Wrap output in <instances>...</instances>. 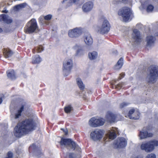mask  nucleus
Returning <instances> with one entry per match:
<instances>
[{
  "mask_svg": "<svg viewBox=\"0 0 158 158\" xmlns=\"http://www.w3.org/2000/svg\"><path fill=\"white\" fill-rule=\"evenodd\" d=\"M25 105V103L24 102L19 109L15 110L11 112L10 116L12 120H15L17 121H18L19 118L21 116V113L23 111Z\"/></svg>",
  "mask_w": 158,
  "mask_h": 158,
  "instance_id": "nucleus-9",
  "label": "nucleus"
},
{
  "mask_svg": "<svg viewBox=\"0 0 158 158\" xmlns=\"http://www.w3.org/2000/svg\"><path fill=\"white\" fill-rule=\"evenodd\" d=\"M35 127V123L32 119H26L15 127L14 129V135L16 137L20 138L33 130Z\"/></svg>",
  "mask_w": 158,
  "mask_h": 158,
  "instance_id": "nucleus-1",
  "label": "nucleus"
},
{
  "mask_svg": "<svg viewBox=\"0 0 158 158\" xmlns=\"http://www.w3.org/2000/svg\"><path fill=\"white\" fill-rule=\"evenodd\" d=\"M60 143L61 146L69 147L73 150H76L79 151L80 150V148L79 146L70 139L62 138L60 142Z\"/></svg>",
  "mask_w": 158,
  "mask_h": 158,
  "instance_id": "nucleus-4",
  "label": "nucleus"
},
{
  "mask_svg": "<svg viewBox=\"0 0 158 158\" xmlns=\"http://www.w3.org/2000/svg\"><path fill=\"white\" fill-rule=\"evenodd\" d=\"M123 64V59L121 58L118 61L117 63L114 67V69L116 70H118L120 69L122 67Z\"/></svg>",
  "mask_w": 158,
  "mask_h": 158,
  "instance_id": "nucleus-24",
  "label": "nucleus"
},
{
  "mask_svg": "<svg viewBox=\"0 0 158 158\" xmlns=\"http://www.w3.org/2000/svg\"><path fill=\"white\" fill-rule=\"evenodd\" d=\"M148 71L149 73L148 74L146 80L148 83H154L158 77V67L152 65L148 68Z\"/></svg>",
  "mask_w": 158,
  "mask_h": 158,
  "instance_id": "nucleus-2",
  "label": "nucleus"
},
{
  "mask_svg": "<svg viewBox=\"0 0 158 158\" xmlns=\"http://www.w3.org/2000/svg\"><path fill=\"white\" fill-rule=\"evenodd\" d=\"M122 84H118V87H120V88L122 87Z\"/></svg>",
  "mask_w": 158,
  "mask_h": 158,
  "instance_id": "nucleus-45",
  "label": "nucleus"
},
{
  "mask_svg": "<svg viewBox=\"0 0 158 158\" xmlns=\"http://www.w3.org/2000/svg\"><path fill=\"white\" fill-rule=\"evenodd\" d=\"M25 6V4L24 3L18 5L14 7V10L15 11H17L21 8L24 7Z\"/></svg>",
  "mask_w": 158,
  "mask_h": 158,
  "instance_id": "nucleus-30",
  "label": "nucleus"
},
{
  "mask_svg": "<svg viewBox=\"0 0 158 158\" xmlns=\"http://www.w3.org/2000/svg\"><path fill=\"white\" fill-rule=\"evenodd\" d=\"M36 50L38 52H40L43 50L44 49L42 46L40 45L38 47Z\"/></svg>",
  "mask_w": 158,
  "mask_h": 158,
  "instance_id": "nucleus-37",
  "label": "nucleus"
},
{
  "mask_svg": "<svg viewBox=\"0 0 158 158\" xmlns=\"http://www.w3.org/2000/svg\"><path fill=\"white\" fill-rule=\"evenodd\" d=\"M41 61V59L39 55H36L32 57V62L33 64L39 63Z\"/></svg>",
  "mask_w": 158,
  "mask_h": 158,
  "instance_id": "nucleus-27",
  "label": "nucleus"
},
{
  "mask_svg": "<svg viewBox=\"0 0 158 158\" xmlns=\"http://www.w3.org/2000/svg\"><path fill=\"white\" fill-rule=\"evenodd\" d=\"M94 4L92 2L89 1L84 3L82 6V10L85 12L90 11L93 9Z\"/></svg>",
  "mask_w": 158,
  "mask_h": 158,
  "instance_id": "nucleus-15",
  "label": "nucleus"
},
{
  "mask_svg": "<svg viewBox=\"0 0 158 158\" xmlns=\"http://www.w3.org/2000/svg\"><path fill=\"white\" fill-rule=\"evenodd\" d=\"M110 27V25L108 21L107 20H104L103 21L100 27H98L97 30L98 32L100 34H106L109 31Z\"/></svg>",
  "mask_w": 158,
  "mask_h": 158,
  "instance_id": "nucleus-7",
  "label": "nucleus"
},
{
  "mask_svg": "<svg viewBox=\"0 0 158 158\" xmlns=\"http://www.w3.org/2000/svg\"><path fill=\"white\" fill-rule=\"evenodd\" d=\"M52 16V15L49 14L44 16V18L45 20H49L51 19Z\"/></svg>",
  "mask_w": 158,
  "mask_h": 158,
  "instance_id": "nucleus-36",
  "label": "nucleus"
},
{
  "mask_svg": "<svg viewBox=\"0 0 158 158\" xmlns=\"http://www.w3.org/2000/svg\"><path fill=\"white\" fill-rule=\"evenodd\" d=\"M0 21L9 24L12 22V20L8 15L5 14H2L0 15Z\"/></svg>",
  "mask_w": 158,
  "mask_h": 158,
  "instance_id": "nucleus-20",
  "label": "nucleus"
},
{
  "mask_svg": "<svg viewBox=\"0 0 158 158\" xmlns=\"http://www.w3.org/2000/svg\"><path fill=\"white\" fill-rule=\"evenodd\" d=\"M40 146L38 144H33L31 146L29 147L30 150L32 149L34 150L35 153H36L37 152H38L39 153H40Z\"/></svg>",
  "mask_w": 158,
  "mask_h": 158,
  "instance_id": "nucleus-26",
  "label": "nucleus"
},
{
  "mask_svg": "<svg viewBox=\"0 0 158 158\" xmlns=\"http://www.w3.org/2000/svg\"><path fill=\"white\" fill-rule=\"evenodd\" d=\"M118 15L121 16L124 21H128L132 15L131 9L127 7H123L118 11Z\"/></svg>",
  "mask_w": 158,
  "mask_h": 158,
  "instance_id": "nucleus-6",
  "label": "nucleus"
},
{
  "mask_svg": "<svg viewBox=\"0 0 158 158\" xmlns=\"http://www.w3.org/2000/svg\"><path fill=\"white\" fill-rule=\"evenodd\" d=\"M128 104V103H125V102H123L122 103H121L120 104V108H123L127 106Z\"/></svg>",
  "mask_w": 158,
  "mask_h": 158,
  "instance_id": "nucleus-38",
  "label": "nucleus"
},
{
  "mask_svg": "<svg viewBox=\"0 0 158 158\" xmlns=\"http://www.w3.org/2000/svg\"><path fill=\"white\" fill-rule=\"evenodd\" d=\"M127 142L126 139L123 138H118L114 141V147L115 148H122L127 145Z\"/></svg>",
  "mask_w": 158,
  "mask_h": 158,
  "instance_id": "nucleus-10",
  "label": "nucleus"
},
{
  "mask_svg": "<svg viewBox=\"0 0 158 158\" xmlns=\"http://www.w3.org/2000/svg\"><path fill=\"white\" fill-rule=\"evenodd\" d=\"M75 154L73 153H69V158H75Z\"/></svg>",
  "mask_w": 158,
  "mask_h": 158,
  "instance_id": "nucleus-39",
  "label": "nucleus"
},
{
  "mask_svg": "<svg viewBox=\"0 0 158 158\" xmlns=\"http://www.w3.org/2000/svg\"><path fill=\"white\" fill-rule=\"evenodd\" d=\"M2 97H0V104H1L2 102Z\"/></svg>",
  "mask_w": 158,
  "mask_h": 158,
  "instance_id": "nucleus-43",
  "label": "nucleus"
},
{
  "mask_svg": "<svg viewBox=\"0 0 158 158\" xmlns=\"http://www.w3.org/2000/svg\"><path fill=\"white\" fill-rule=\"evenodd\" d=\"M104 134L102 130L96 129L90 133L91 138L94 141L101 139Z\"/></svg>",
  "mask_w": 158,
  "mask_h": 158,
  "instance_id": "nucleus-11",
  "label": "nucleus"
},
{
  "mask_svg": "<svg viewBox=\"0 0 158 158\" xmlns=\"http://www.w3.org/2000/svg\"><path fill=\"white\" fill-rule=\"evenodd\" d=\"M2 13H7L8 12V11L6 10H3L2 11Z\"/></svg>",
  "mask_w": 158,
  "mask_h": 158,
  "instance_id": "nucleus-44",
  "label": "nucleus"
},
{
  "mask_svg": "<svg viewBox=\"0 0 158 158\" xmlns=\"http://www.w3.org/2000/svg\"><path fill=\"white\" fill-rule=\"evenodd\" d=\"M73 110V107L71 105H68L64 108V111L66 113H69Z\"/></svg>",
  "mask_w": 158,
  "mask_h": 158,
  "instance_id": "nucleus-31",
  "label": "nucleus"
},
{
  "mask_svg": "<svg viewBox=\"0 0 158 158\" xmlns=\"http://www.w3.org/2000/svg\"><path fill=\"white\" fill-rule=\"evenodd\" d=\"M32 1L34 2V3H35V4H37V1L38 0H31Z\"/></svg>",
  "mask_w": 158,
  "mask_h": 158,
  "instance_id": "nucleus-42",
  "label": "nucleus"
},
{
  "mask_svg": "<svg viewBox=\"0 0 158 158\" xmlns=\"http://www.w3.org/2000/svg\"><path fill=\"white\" fill-rule=\"evenodd\" d=\"M2 31V29L0 28V32Z\"/></svg>",
  "mask_w": 158,
  "mask_h": 158,
  "instance_id": "nucleus-47",
  "label": "nucleus"
},
{
  "mask_svg": "<svg viewBox=\"0 0 158 158\" xmlns=\"http://www.w3.org/2000/svg\"><path fill=\"white\" fill-rule=\"evenodd\" d=\"M84 54V50L82 48H79L76 52V55L77 56H81Z\"/></svg>",
  "mask_w": 158,
  "mask_h": 158,
  "instance_id": "nucleus-32",
  "label": "nucleus"
},
{
  "mask_svg": "<svg viewBox=\"0 0 158 158\" xmlns=\"http://www.w3.org/2000/svg\"><path fill=\"white\" fill-rule=\"evenodd\" d=\"M154 8V7L153 6L150 5L148 6L147 8V11L148 12H152Z\"/></svg>",
  "mask_w": 158,
  "mask_h": 158,
  "instance_id": "nucleus-34",
  "label": "nucleus"
},
{
  "mask_svg": "<svg viewBox=\"0 0 158 158\" xmlns=\"http://www.w3.org/2000/svg\"><path fill=\"white\" fill-rule=\"evenodd\" d=\"M76 81L77 84L80 89L81 90L84 89L85 87V85L83 84L81 79L78 78L77 79Z\"/></svg>",
  "mask_w": 158,
  "mask_h": 158,
  "instance_id": "nucleus-29",
  "label": "nucleus"
},
{
  "mask_svg": "<svg viewBox=\"0 0 158 158\" xmlns=\"http://www.w3.org/2000/svg\"><path fill=\"white\" fill-rule=\"evenodd\" d=\"M95 121H96V118L95 117L92 118L89 121V125L91 127H94V126L91 125L92 124H91L96 125Z\"/></svg>",
  "mask_w": 158,
  "mask_h": 158,
  "instance_id": "nucleus-33",
  "label": "nucleus"
},
{
  "mask_svg": "<svg viewBox=\"0 0 158 158\" xmlns=\"http://www.w3.org/2000/svg\"><path fill=\"white\" fill-rule=\"evenodd\" d=\"M116 117L115 114L110 112H108L106 116L108 121L111 123L115 121Z\"/></svg>",
  "mask_w": 158,
  "mask_h": 158,
  "instance_id": "nucleus-21",
  "label": "nucleus"
},
{
  "mask_svg": "<svg viewBox=\"0 0 158 158\" xmlns=\"http://www.w3.org/2000/svg\"><path fill=\"white\" fill-rule=\"evenodd\" d=\"M42 18H43V17H40L39 18V20H41V19H42Z\"/></svg>",
  "mask_w": 158,
  "mask_h": 158,
  "instance_id": "nucleus-46",
  "label": "nucleus"
},
{
  "mask_svg": "<svg viewBox=\"0 0 158 158\" xmlns=\"http://www.w3.org/2000/svg\"><path fill=\"white\" fill-rule=\"evenodd\" d=\"M139 113L137 111H135L133 109L129 111L127 116L130 119H139Z\"/></svg>",
  "mask_w": 158,
  "mask_h": 158,
  "instance_id": "nucleus-17",
  "label": "nucleus"
},
{
  "mask_svg": "<svg viewBox=\"0 0 158 158\" xmlns=\"http://www.w3.org/2000/svg\"><path fill=\"white\" fill-rule=\"evenodd\" d=\"M73 63L71 59H67L63 62V72L65 76H67L72 68Z\"/></svg>",
  "mask_w": 158,
  "mask_h": 158,
  "instance_id": "nucleus-8",
  "label": "nucleus"
},
{
  "mask_svg": "<svg viewBox=\"0 0 158 158\" xmlns=\"http://www.w3.org/2000/svg\"><path fill=\"white\" fill-rule=\"evenodd\" d=\"M84 40L85 44L87 45H91L93 43V39L90 35L86 33L84 36Z\"/></svg>",
  "mask_w": 158,
  "mask_h": 158,
  "instance_id": "nucleus-18",
  "label": "nucleus"
},
{
  "mask_svg": "<svg viewBox=\"0 0 158 158\" xmlns=\"http://www.w3.org/2000/svg\"><path fill=\"white\" fill-rule=\"evenodd\" d=\"M125 75V74L124 73H122L120 75V76L118 78V80H120L121 79L122 77H124Z\"/></svg>",
  "mask_w": 158,
  "mask_h": 158,
  "instance_id": "nucleus-40",
  "label": "nucleus"
},
{
  "mask_svg": "<svg viewBox=\"0 0 158 158\" xmlns=\"http://www.w3.org/2000/svg\"><path fill=\"white\" fill-rule=\"evenodd\" d=\"M158 146V141L156 140L142 143L140 145V149L146 152H150L154 149L155 147Z\"/></svg>",
  "mask_w": 158,
  "mask_h": 158,
  "instance_id": "nucleus-3",
  "label": "nucleus"
},
{
  "mask_svg": "<svg viewBox=\"0 0 158 158\" xmlns=\"http://www.w3.org/2000/svg\"><path fill=\"white\" fill-rule=\"evenodd\" d=\"M156 40L155 38L152 35H148L146 37V41L147 42V46L151 47L153 45Z\"/></svg>",
  "mask_w": 158,
  "mask_h": 158,
  "instance_id": "nucleus-19",
  "label": "nucleus"
},
{
  "mask_svg": "<svg viewBox=\"0 0 158 158\" xmlns=\"http://www.w3.org/2000/svg\"><path fill=\"white\" fill-rule=\"evenodd\" d=\"M6 73L7 76L9 79L11 80H14L16 79L15 73L13 70H8Z\"/></svg>",
  "mask_w": 158,
  "mask_h": 158,
  "instance_id": "nucleus-23",
  "label": "nucleus"
},
{
  "mask_svg": "<svg viewBox=\"0 0 158 158\" xmlns=\"http://www.w3.org/2000/svg\"><path fill=\"white\" fill-rule=\"evenodd\" d=\"M96 125L91 124L94 127L102 125L104 123V120L103 119H96Z\"/></svg>",
  "mask_w": 158,
  "mask_h": 158,
  "instance_id": "nucleus-28",
  "label": "nucleus"
},
{
  "mask_svg": "<svg viewBox=\"0 0 158 158\" xmlns=\"http://www.w3.org/2000/svg\"><path fill=\"white\" fill-rule=\"evenodd\" d=\"M146 158H156V156L154 154L151 153L148 155Z\"/></svg>",
  "mask_w": 158,
  "mask_h": 158,
  "instance_id": "nucleus-35",
  "label": "nucleus"
},
{
  "mask_svg": "<svg viewBox=\"0 0 158 158\" xmlns=\"http://www.w3.org/2000/svg\"><path fill=\"white\" fill-rule=\"evenodd\" d=\"M25 30L26 33H32L39 31V28L35 19H32L27 23L25 27Z\"/></svg>",
  "mask_w": 158,
  "mask_h": 158,
  "instance_id": "nucleus-5",
  "label": "nucleus"
},
{
  "mask_svg": "<svg viewBox=\"0 0 158 158\" xmlns=\"http://www.w3.org/2000/svg\"><path fill=\"white\" fill-rule=\"evenodd\" d=\"M82 33L81 29L76 27L69 30L68 32V35L71 38L77 37L80 35Z\"/></svg>",
  "mask_w": 158,
  "mask_h": 158,
  "instance_id": "nucleus-12",
  "label": "nucleus"
},
{
  "mask_svg": "<svg viewBox=\"0 0 158 158\" xmlns=\"http://www.w3.org/2000/svg\"><path fill=\"white\" fill-rule=\"evenodd\" d=\"M118 133V128L113 127L111 131H109L107 134V136L109 139H114L116 136V134Z\"/></svg>",
  "mask_w": 158,
  "mask_h": 158,
  "instance_id": "nucleus-16",
  "label": "nucleus"
},
{
  "mask_svg": "<svg viewBox=\"0 0 158 158\" xmlns=\"http://www.w3.org/2000/svg\"><path fill=\"white\" fill-rule=\"evenodd\" d=\"M61 130H63V131L64 132V135H67V134H68V131H67V130L65 129V130H64L62 128L61 129Z\"/></svg>",
  "mask_w": 158,
  "mask_h": 158,
  "instance_id": "nucleus-41",
  "label": "nucleus"
},
{
  "mask_svg": "<svg viewBox=\"0 0 158 158\" xmlns=\"http://www.w3.org/2000/svg\"><path fill=\"white\" fill-rule=\"evenodd\" d=\"M132 40L133 42L138 43L141 40L140 34L139 31L136 29L133 30L132 34Z\"/></svg>",
  "mask_w": 158,
  "mask_h": 158,
  "instance_id": "nucleus-14",
  "label": "nucleus"
},
{
  "mask_svg": "<svg viewBox=\"0 0 158 158\" xmlns=\"http://www.w3.org/2000/svg\"><path fill=\"white\" fill-rule=\"evenodd\" d=\"M153 136V134L151 133H148L146 128L144 127L143 129L140 131L139 134V136L140 139H145L148 137H152Z\"/></svg>",
  "mask_w": 158,
  "mask_h": 158,
  "instance_id": "nucleus-13",
  "label": "nucleus"
},
{
  "mask_svg": "<svg viewBox=\"0 0 158 158\" xmlns=\"http://www.w3.org/2000/svg\"><path fill=\"white\" fill-rule=\"evenodd\" d=\"M3 54L5 57L7 58L11 56L13 52L9 48H4L3 50Z\"/></svg>",
  "mask_w": 158,
  "mask_h": 158,
  "instance_id": "nucleus-22",
  "label": "nucleus"
},
{
  "mask_svg": "<svg viewBox=\"0 0 158 158\" xmlns=\"http://www.w3.org/2000/svg\"><path fill=\"white\" fill-rule=\"evenodd\" d=\"M88 56L90 60H95L98 57V53L96 51L89 52L88 53Z\"/></svg>",
  "mask_w": 158,
  "mask_h": 158,
  "instance_id": "nucleus-25",
  "label": "nucleus"
}]
</instances>
